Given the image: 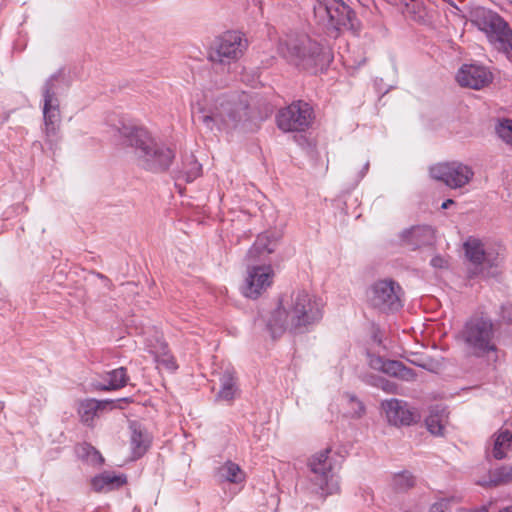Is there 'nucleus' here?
I'll use <instances>...</instances> for the list:
<instances>
[{
  "instance_id": "37",
  "label": "nucleus",
  "mask_w": 512,
  "mask_h": 512,
  "mask_svg": "<svg viewBox=\"0 0 512 512\" xmlns=\"http://www.w3.org/2000/svg\"><path fill=\"white\" fill-rule=\"evenodd\" d=\"M503 317L506 318L508 321L512 322V316L508 312V307L503 306Z\"/></svg>"
},
{
  "instance_id": "3",
  "label": "nucleus",
  "mask_w": 512,
  "mask_h": 512,
  "mask_svg": "<svg viewBox=\"0 0 512 512\" xmlns=\"http://www.w3.org/2000/svg\"><path fill=\"white\" fill-rule=\"evenodd\" d=\"M117 136L123 145L134 148L138 165L147 171L165 172L173 163L175 151L158 142L144 127L122 124Z\"/></svg>"
},
{
  "instance_id": "28",
  "label": "nucleus",
  "mask_w": 512,
  "mask_h": 512,
  "mask_svg": "<svg viewBox=\"0 0 512 512\" xmlns=\"http://www.w3.org/2000/svg\"><path fill=\"white\" fill-rule=\"evenodd\" d=\"M75 451L79 459L85 461L91 466H100L104 462V458L100 452L88 443L77 445Z\"/></svg>"
},
{
  "instance_id": "16",
  "label": "nucleus",
  "mask_w": 512,
  "mask_h": 512,
  "mask_svg": "<svg viewBox=\"0 0 512 512\" xmlns=\"http://www.w3.org/2000/svg\"><path fill=\"white\" fill-rule=\"evenodd\" d=\"M456 80L462 87L479 90L492 81V74L484 66L466 64L458 71Z\"/></svg>"
},
{
  "instance_id": "41",
  "label": "nucleus",
  "mask_w": 512,
  "mask_h": 512,
  "mask_svg": "<svg viewBox=\"0 0 512 512\" xmlns=\"http://www.w3.org/2000/svg\"><path fill=\"white\" fill-rule=\"evenodd\" d=\"M358 405H359L360 412H363L364 411L363 405L360 402H358Z\"/></svg>"
},
{
  "instance_id": "44",
  "label": "nucleus",
  "mask_w": 512,
  "mask_h": 512,
  "mask_svg": "<svg viewBox=\"0 0 512 512\" xmlns=\"http://www.w3.org/2000/svg\"><path fill=\"white\" fill-rule=\"evenodd\" d=\"M450 500H451V501L456 500V502H459V499H456V498H454V497H453V498H451Z\"/></svg>"
},
{
  "instance_id": "6",
  "label": "nucleus",
  "mask_w": 512,
  "mask_h": 512,
  "mask_svg": "<svg viewBox=\"0 0 512 512\" xmlns=\"http://www.w3.org/2000/svg\"><path fill=\"white\" fill-rule=\"evenodd\" d=\"M281 52L290 62L305 70L323 67L332 58L328 49L305 34L290 36L281 45Z\"/></svg>"
},
{
  "instance_id": "33",
  "label": "nucleus",
  "mask_w": 512,
  "mask_h": 512,
  "mask_svg": "<svg viewBox=\"0 0 512 512\" xmlns=\"http://www.w3.org/2000/svg\"><path fill=\"white\" fill-rule=\"evenodd\" d=\"M372 384L376 387L381 388L383 391L387 393L397 392V384L382 377L376 378L375 382H373Z\"/></svg>"
},
{
  "instance_id": "29",
  "label": "nucleus",
  "mask_w": 512,
  "mask_h": 512,
  "mask_svg": "<svg viewBox=\"0 0 512 512\" xmlns=\"http://www.w3.org/2000/svg\"><path fill=\"white\" fill-rule=\"evenodd\" d=\"M202 166L193 155L185 158L182 169L177 171V178L185 179L187 182L194 181L201 175Z\"/></svg>"
},
{
  "instance_id": "4",
  "label": "nucleus",
  "mask_w": 512,
  "mask_h": 512,
  "mask_svg": "<svg viewBox=\"0 0 512 512\" xmlns=\"http://www.w3.org/2000/svg\"><path fill=\"white\" fill-rule=\"evenodd\" d=\"M276 245V238L269 233H263L258 235L252 247L248 250L247 260L250 264L242 286V293L245 297L256 299L271 286L274 276L271 265H255L254 263L264 261L275 251Z\"/></svg>"
},
{
  "instance_id": "39",
  "label": "nucleus",
  "mask_w": 512,
  "mask_h": 512,
  "mask_svg": "<svg viewBox=\"0 0 512 512\" xmlns=\"http://www.w3.org/2000/svg\"><path fill=\"white\" fill-rule=\"evenodd\" d=\"M454 204V201L452 199H447L442 203V209H447L450 205Z\"/></svg>"
},
{
  "instance_id": "1",
  "label": "nucleus",
  "mask_w": 512,
  "mask_h": 512,
  "mask_svg": "<svg viewBox=\"0 0 512 512\" xmlns=\"http://www.w3.org/2000/svg\"><path fill=\"white\" fill-rule=\"evenodd\" d=\"M323 314L324 303L320 298L306 290L297 289L280 299L266 327L273 338L281 336L286 330L304 333L318 324Z\"/></svg>"
},
{
  "instance_id": "15",
  "label": "nucleus",
  "mask_w": 512,
  "mask_h": 512,
  "mask_svg": "<svg viewBox=\"0 0 512 512\" xmlns=\"http://www.w3.org/2000/svg\"><path fill=\"white\" fill-rule=\"evenodd\" d=\"M246 48L247 40L239 32L229 31L219 37L209 57L213 63L230 64L238 60Z\"/></svg>"
},
{
  "instance_id": "2",
  "label": "nucleus",
  "mask_w": 512,
  "mask_h": 512,
  "mask_svg": "<svg viewBox=\"0 0 512 512\" xmlns=\"http://www.w3.org/2000/svg\"><path fill=\"white\" fill-rule=\"evenodd\" d=\"M249 96L245 92L229 91L205 95L204 103L198 102V121L208 130L231 131L247 119Z\"/></svg>"
},
{
  "instance_id": "9",
  "label": "nucleus",
  "mask_w": 512,
  "mask_h": 512,
  "mask_svg": "<svg viewBox=\"0 0 512 512\" xmlns=\"http://www.w3.org/2000/svg\"><path fill=\"white\" fill-rule=\"evenodd\" d=\"M64 82V70L59 69L46 80L42 88L44 119L43 131L47 142H49L50 145L56 143L58 140L61 117L57 93L59 91L60 84Z\"/></svg>"
},
{
  "instance_id": "5",
  "label": "nucleus",
  "mask_w": 512,
  "mask_h": 512,
  "mask_svg": "<svg viewBox=\"0 0 512 512\" xmlns=\"http://www.w3.org/2000/svg\"><path fill=\"white\" fill-rule=\"evenodd\" d=\"M471 23L483 32L491 46L512 62V29L497 12L476 7L471 12Z\"/></svg>"
},
{
  "instance_id": "7",
  "label": "nucleus",
  "mask_w": 512,
  "mask_h": 512,
  "mask_svg": "<svg viewBox=\"0 0 512 512\" xmlns=\"http://www.w3.org/2000/svg\"><path fill=\"white\" fill-rule=\"evenodd\" d=\"M308 467L311 472L309 481L312 493L324 500L339 492V480L335 474L336 460L330 448L312 455L308 460Z\"/></svg>"
},
{
  "instance_id": "40",
  "label": "nucleus",
  "mask_w": 512,
  "mask_h": 512,
  "mask_svg": "<svg viewBox=\"0 0 512 512\" xmlns=\"http://www.w3.org/2000/svg\"><path fill=\"white\" fill-rule=\"evenodd\" d=\"M499 512H512V505L500 510Z\"/></svg>"
},
{
  "instance_id": "43",
  "label": "nucleus",
  "mask_w": 512,
  "mask_h": 512,
  "mask_svg": "<svg viewBox=\"0 0 512 512\" xmlns=\"http://www.w3.org/2000/svg\"><path fill=\"white\" fill-rule=\"evenodd\" d=\"M405 512H419L418 509H413V510H408V511H405Z\"/></svg>"
},
{
  "instance_id": "13",
  "label": "nucleus",
  "mask_w": 512,
  "mask_h": 512,
  "mask_svg": "<svg viewBox=\"0 0 512 512\" xmlns=\"http://www.w3.org/2000/svg\"><path fill=\"white\" fill-rule=\"evenodd\" d=\"M277 125L284 132H302L313 120V109L304 101H295L277 114Z\"/></svg>"
},
{
  "instance_id": "22",
  "label": "nucleus",
  "mask_w": 512,
  "mask_h": 512,
  "mask_svg": "<svg viewBox=\"0 0 512 512\" xmlns=\"http://www.w3.org/2000/svg\"><path fill=\"white\" fill-rule=\"evenodd\" d=\"M112 403L113 402L109 400L98 401L95 399H86L80 402L78 414L81 422L85 425L92 426L94 418L98 416L99 412L112 405Z\"/></svg>"
},
{
  "instance_id": "34",
  "label": "nucleus",
  "mask_w": 512,
  "mask_h": 512,
  "mask_svg": "<svg viewBox=\"0 0 512 512\" xmlns=\"http://www.w3.org/2000/svg\"><path fill=\"white\" fill-rule=\"evenodd\" d=\"M155 359L158 364L163 365L168 370H175L177 368V365L175 363V360L172 356L167 355L165 352L162 356L156 354Z\"/></svg>"
},
{
  "instance_id": "27",
  "label": "nucleus",
  "mask_w": 512,
  "mask_h": 512,
  "mask_svg": "<svg viewBox=\"0 0 512 512\" xmlns=\"http://www.w3.org/2000/svg\"><path fill=\"white\" fill-rule=\"evenodd\" d=\"M218 474L222 480L234 484H239L245 480V473L238 464L232 461H227L220 466Z\"/></svg>"
},
{
  "instance_id": "38",
  "label": "nucleus",
  "mask_w": 512,
  "mask_h": 512,
  "mask_svg": "<svg viewBox=\"0 0 512 512\" xmlns=\"http://www.w3.org/2000/svg\"><path fill=\"white\" fill-rule=\"evenodd\" d=\"M369 165H370L369 161H366L364 166H363V168H362V171H361V176H360L361 178H363L366 175V173H367V171L369 169Z\"/></svg>"
},
{
  "instance_id": "23",
  "label": "nucleus",
  "mask_w": 512,
  "mask_h": 512,
  "mask_svg": "<svg viewBox=\"0 0 512 512\" xmlns=\"http://www.w3.org/2000/svg\"><path fill=\"white\" fill-rule=\"evenodd\" d=\"M131 429V449L134 458L142 457L148 450L151 437L140 424L133 422L130 425Z\"/></svg>"
},
{
  "instance_id": "26",
  "label": "nucleus",
  "mask_w": 512,
  "mask_h": 512,
  "mask_svg": "<svg viewBox=\"0 0 512 512\" xmlns=\"http://www.w3.org/2000/svg\"><path fill=\"white\" fill-rule=\"evenodd\" d=\"M512 443V432L508 429L500 430L494 435L492 455L495 459L501 460L506 457Z\"/></svg>"
},
{
  "instance_id": "24",
  "label": "nucleus",
  "mask_w": 512,
  "mask_h": 512,
  "mask_svg": "<svg viewBox=\"0 0 512 512\" xmlns=\"http://www.w3.org/2000/svg\"><path fill=\"white\" fill-rule=\"evenodd\" d=\"M102 379L103 382H98L95 384V387L99 390L110 391L118 390L126 386L129 378L126 368L119 367L104 373Z\"/></svg>"
},
{
  "instance_id": "30",
  "label": "nucleus",
  "mask_w": 512,
  "mask_h": 512,
  "mask_svg": "<svg viewBox=\"0 0 512 512\" xmlns=\"http://www.w3.org/2000/svg\"><path fill=\"white\" fill-rule=\"evenodd\" d=\"M509 482H512V463L491 471L487 484L490 486H498Z\"/></svg>"
},
{
  "instance_id": "21",
  "label": "nucleus",
  "mask_w": 512,
  "mask_h": 512,
  "mask_svg": "<svg viewBox=\"0 0 512 512\" xmlns=\"http://www.w3.org/2000/svg\"><path fill=\"white\" fill-rule=\"evenodd\" d=\"M448 411L442 405H434L430 408L425 423L429 432L435 436H443L448 422Z\"/></svg>"
},
{
  "instance_id": "31",
  "label": "nucleus",
  "mask_w": 512,
  "mask_h": 512,
  "mask_svg": "<svg viewBox=\"0 0 512 512\" xmlns=\"http://www.w3.org/2000/svg\"><path fill=\"white\" fill-rule=\"evenodd\" d=\"M391 485L395 491L404 492L415 485V477L408 471H402L394 474Z\"/></svg>"
},
{
  "instance_id": "35",
  "label": "nucleus",
  "mask_w": 512,
  "mask_h": 512,
  "mask_svg": "<svg viewBox=\"0 0 512 512\" xmlns=\"http://www.w3.org/2000/svg\"><path fill=\"white\" fill-rule=\"evenodd\" d=\"M450 502V499H441L430 507L429 512H446L449 508Z\"/></svg>"
},
{
  "instance_id": "17",
  "label": "nucleus",
  "mask_w": 512,
  "mask_h": 512,
  "mask_svg": "<svg viewBox=\"0 0 512 512\" xmlns=\"http://www.w3.org/2000/svg\"><path fill=\"white\" fill-rule=\"evenodd\" d=\"M369 364L373 369L399 378L403 381L410 382L416 379V373L414 370L397 360H386L380 356H372Z\"/></svg>"
},
{
  "instance_id": "25",
  "label": "nucleus",
  "mask_w": 512,
  "mask_h": 512,
  "mask_svg": "<svg viewBox=\"0 0 512 512\" xmlns=\"http://www.w3.org/2000/svg\"><path fill=\"white\" fill-rule=\"evenodd\" d=\"M234 371L226 369L220 377V390L217 394V398L227 402L232 401L238 391Z\"/></svg>"
},
{
  "instance_id": "18",
  "label": "nucleus",
  "mask_w": 512,
  "mask_h": 512,
  "mask_svg": "<svg viewBox=\"0 0 512 512\" xmlns=\"http://www.w3.org/2000/svg\"><path fill=\"white\" fill-rule=\"evenodd\" d=\"M382 408L387 420L393 425H410L414 421V413L405 401L386 400L382 402Z\"/></svg>"
},
{
  "instance_id": "20",
  "label": "nucleus",
  "mask_w": 512,
  "mask_h": 512,
  "mask_svg": "<svg viewBox=\"0 0 512 512\" xmlns=\"http://www.w3.org/2000/svg\"><path fill=\"white\" fill-rule=\"evenodd\" d=\"M127 483V477L124 474H115L105 471L96 475L91 480L92 489L98 493H107L117 490Z\"/></svg>"
},
{
  "instance_id": "42",
  "label": "nucleus",
  "mask_w": 512,
  "mask_h": 512,
  "mask_svg": "<svg viewBox=\"0 0 512 512\" xmlns=\"http://www.w3.org/2000/svg\"><path fill=\"white\" fill-rule=\"evenodd\" d=\"M99 277H100L101 279L108 280V279H107L104 275H102V274H99Z\"/></svg>"
},
{
  "instance_id": "32",
  "label": "nucleus",
  "mask_w": 512,
  "mask_h": 512,
  "mask_svg": "<svg viewBox=\"0 0 512 512\" xmlns=\"http://www.w3.org/2000/svg\"><path fill=\"white\" fill-rule=\"evenodd\" d=\"M498 136L507 144L512 145V120L506 119L497 127Z\"/></svg>"
},
{
  "instance_id": "36",
  "label": "nucleus",
  "mask_w": 512,
  "mask_h": 512,
  "mask_svg": "<svg viewBox=\"0 0 512 512\" xmlns=\"http://www.w3.org/2000/svg\"><path fill=\"white\" fill-rule=\"evenodd\" d=\"M431 265L435 268H444L447 265V261L443 257L437 255L431 259Z\"/></svg>"
},
{
  "instance_id": "11",
  "label": "nucleus",
  "mask_w": 512,
  "mask_h": 512,
  "mask_svg": "<svg viewBox=\"0 0 512 512\" xmlns=\"http://www.w3.org/2000/svg\"><path fill=\"white\" fill-rule=\"evenodd\" d=\"M404 292L394 280L384 279L373 283L367 290V302L381 313H394L404 305Z\"/></svg>"
},
{
  "instance_id": "10",
  "label": "nucleus",
  "mask_w": 512,
  "mask_h": 512,
  "mask_svg": "<svg viewBox=\"0 0 512 512\" xmlns=\"http://www.w3.org/2000/svg\"><path fill=\"white\" fill-rule=\"evenodd\" d=\"M493 324L484 318H472L466 322L460 332V339L467 351L475 356H483L496 349L493 342Z\"/></svg>"
},
{
  "instance_id": "19",
  "label": "nucleus",
  "mask_w": 512,
  "mask_h": 512,
  "mask_svg": "<svg viewBox=\"0 0 512 512\" xmlns=\"http://www.w3.org/2000/svg\"><path fill=\"white\" fill-rule=\"evenodd\" d=\"M434 230L430 226H414L401 233L403 244L411 249L431 245L434 242Z\"/></svg>"
},
{
  "instance_id": "8",
  "label": "nucleus",
  "mask_w": 512,
  "mask_h": 512,
  "mask_svg": "<svg viewBox=\"0 0 512 512\" xmlns=\"http://www.w3.org/2000/svg\"><path fill=\"white\" fill-rule=\"evenodd\" d=\"M313 10L318 24L328 31L358 29L355 12L342 0H316Z\"/></svg>"
},
{
  "instance_id": "12",
  "label": "nucleus",
  "mask_w": 512,
  "mask_h": 512,
  "mask_svg": "<svg viewBox=\"0 0 512 512\" xmlns=\"http://www.w3.org/2000/svg\"><path fill=\"white\" fill-rule=\"evenodd\" d=\"M465 255L473 265L470 270L471 276L482 275L483 277H496L500 263L497 254L485 251L483 243L476 238H469L464 243Z\"/></svg>"
},
{
  "instance_id": "14",
  "label": "nucleus",
  "mask_w": 512,
  "mask_h": 512,
  "mask_svg": "<svg viewBox=\"0 0 512 512\" xmlns=\"http://www.w3.org/2000/svg\"><path fill=\"white\" fill-rule=\"evenodd\" d=\"M430 176L452 189L462 188L473 178L472 168L461 162L438 163L430 168Z\"/></svg>"
}]
</instances>
